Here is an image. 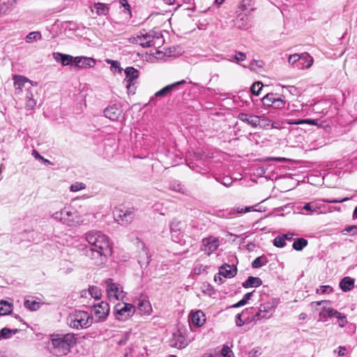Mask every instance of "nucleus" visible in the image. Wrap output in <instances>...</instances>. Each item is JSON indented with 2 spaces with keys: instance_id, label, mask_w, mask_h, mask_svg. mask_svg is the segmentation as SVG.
<instances>
[{
  "instance_id": "37",
  "label": "nucleus",
  "mask_w": 357,
  "mask_h": 357,
  "mask_svg": "<svg viewBox=\"0 0 357 357\" xmlns=\"http://www.w3.org/2000/svg\"><path fill=\"white\" fill-rule=\"evenodd\" d=\"M289 124L291 125H299V124H309V125H317V121L314 119H301V120H296V121H290L288 122Z\"/></svg>"
},
{
  "instance_id": "63",
  "label": "nucleus",
  "mask_w": 357,
  "mask_h": 357,
  "mask_svg": "<svg viewBox=\"0 0 357 357\" xmlns=\"http://www.w3.org/2000/svg\"><path fill=\"white\" fill-rule=\"evenodd\" d=\"M345 231L351 233L353 235L357 234V226L356 225H352L347 227L345 229Z\"/></svg>"
},
{
  "instance_id": "35",
  "label": "nucleus",
  "mask_w": 357,
  "mask_h": 357,
  "mask_svg": "<svg viewBox=\"0 0 357 357\" xmlns=\"http://www.w3.org/2000/svg\"><path fill=\"white\" fill-rule=\"evenodd\" d=\"M106 63L111 65L110 69L112 72L116 73L118 72L121 73L123 70V68L121 67V63L118 61L112 60L110 59H107L105 60Z\"/></svg>"
},
{
  "instance_id": "62",
  "label": "nucleus",
  "mask_w": 357,
  "mask_h": 357,
  "mask_svg": "<svg viewBox=\"0 0 357 357\" xmlns=\"http://www.w3.org/2000/svg\"><path fill=\"white\" fill-rule=\"evenodd\" d=\"M287 159L285 158L281 157H268L264 159V161H277V162H284L286 161Z\"/></svg>"
},
{
  "instance_id": "21",
  "label": "nucleus",
  "mask_w": 357,
  "mask_h": 357,
  "mask_svg": "<svg viewBox=\"0 0 357 357\" xmlns=\"http://www.w3.org/2000/svg\"><path fill=\"white\" fill-rule=\"evenodd\" d=\"M73 57L70 54H65L60 52H54L53 53L54 59L58 62L61 63L62 66H66L68 65L71 64L73 66Z\"/></svg>"
},
{
  "instance_id": "6",
  "label": "nucleus",
  "mask_w": 357,
  "mask_h": 357,
  "mask_svg": "<svg viewBox=\"0 0 357 357\" xmlns=\"http://www.w3.org/2000/svg\"><path fill=\"white\" fill-rule=\"evenodd\" d=\"M135 312V307L126 303H119L114 307V314L116 319L126 321L132 317Z\"/></svg>"
},
{
  "instance_id": "14",
  "label": "nucleus",
  "mask_w": 357,
  "mask_h": 357,
  "mask_svg": "<svg viewBox=\"0 0 357 357\" xmlns=\"http://www.w3.org/2000/svg\"><path fill=\"white\" fill-rule=\"evenodd\" d=\"M73 66L79 68H92L96 65V61L93 58L86 56L73 57Z\"/></svg>"
},
{
  "instance_id": "11",
  "label": "nucleus",
  "mask_w": 357,
  "mask_h": 357,
  "mask_svg": "<svg viewBox=\"0 0 357 357\" xmlns=\"http://www.w3.org/2000/svg\"><path fill=\"white\" fill-rule=\"evenodd\" d=\"M141 247V250L138 255V263L141 268H146L150 262L151 254L149 253L148 248L144 245L143 242H140L138 245Z\"/></svg>"
},
{
  "instance_id": "34",
  "label": "nucleus",
  "mask_w": 357,
  "mask_h": 357,
  "mask_svg": "<svg viewBox=\"0 0 357 357\" xmlns=\"http://www.w3.org/2000/svg\"><path fill=\"white\" fill-rule=\"evenodd\" d=\"M268 262V259L266 256L261 255L257 257L252 263V266L254 268H259L263 266H265Z\"/></svg>"
},
{
  "instance_id": "2",
  "label": "nucleus",
  "mask_w": 357,
  "mask_h": 357,
  "mask_svg": "<svg viewBox=\"0 0 357 357\" xmlns=\"http://www.w3.org/2000/svg\"><path fill=\"white\" fill-rule=\"evenodd\" d=\"M93 321V317L86 311L74 310L66 318L68 326L73 329L80 330L90 327Z\"/></svg>"
},
{
  "instance_id": "16",
  "label": "nucleus",
  "mask_w": 357,
  "mask_h": 357,
  "mask_svg": "<svg viewBox=\"0 0 357 357\" xmlns=\"http://www.w3.org/2000/svg\"><path fill=\"white\" fill-rule=\"evenodd\" d=\"M13 80L16 94H20L22 92L24 88L27 89L28 88L26 87V84H32L31 80L29 79L24 76L19 75H14Z\"/></svg>"
},
{
  "instance_id": "52",
  "label": "nucleus",
  "mask_w": 357,
  "mask_h": 357,
  "mask_svg": "<svg viewBox=\"0 0 357 357\" xmlns=\"http://www.w3.org/2000/svg\"><path fill=\"white\" fill-rule=\"evenodd\" d=\"M333 353L337 354V355L340 357L344 356L347 354V349L345 347L340 346L335 349Z\"/></svg>"
},
{
  "instance_id": "46",
  "label": "nucleus",
  "mask_w": 357,
  "mask_h": 357,
  "mask_svg": "<svg viewBox=\"0 0 357 357\" xmlns=\"http://www.w3.org/2000/svg\"><path fill=\"white\" fill-rule=\"evenodd\" d=\"M273 245L278 248H283L286 245L285 240L282 235L278 236L274 238Z\"/></svg>"
},
{
  "instance_id": "9",
  "label": "nucleus",
  "mask_w": 357,
  "mask_h": 357,
  "mask_svg": "<svg viewBox=\"0 0 357 357\" xmlns=\"http://www.w3.org/2000/svg\"><path fill=\"white\" fill-rule=\"evenodd\" d=\"M301 60H306L307 61V64L306 66H303L301 68H310L313 64V58L307 53L304 52L301 54H291L289 56L288 62L291 65H294L296 63H300Z\"/></svg>"
},
{
  "instance_id": "38",
  "label": "nucleus",
  "mask_w": 357,
  "mask_h": 357,
  "mask_svg": "<svg viewBox=\"0 0 357 357\" xmlns=\"http://www.w3.org/2000/svg\"><path fill=\"white\" fill-rule=\"evenodd\" d=\"M275 98V94L268 93L262 98V102L264 105L267 107H272L273 104V100Z\"/></svg>"
},
{
  "instance_id": "28",
  "label": "nucleus",
  "mask_w": 357,
  "mask_h": 357,
  "mask_svg": "<svg viewBox=\"0 0 357 357\" xmlns=\"http://www.w3.org/2000/svg\"><path fill=\"white\" fill-rule=\"evenodd\" d=\"M95 10L98 15H106L109 12L108 6L102 3H95L92 11Z\"/></svg>"
},
{
  "instance_id": "53",
  "label": "nucleus",
  "mask_w": 357,
  "mask_h": 357,
  "mask_svg": "<svg viewBox=\"0 0 357 357\" xmlns=\"http://www.w3.org/2000/svg\"><path fill=\"white\" fill-rule=\"evenodd\" d=\"M269 317L270 316L266 315V314H264L260 309H259L258 312L254 316L253 320L257 321L264 318L268 319Z\"/></svg>"
},
{
  "instance_id": "60",
  "label": "nucleus",
  "mask_w": 357,
  "mask_h": 357,
  "mask_svg": "<svg viewBox=\"0 0 357 357\" xmlns=\"http://www.w3.org/2000/svg\"><path fill=\"white\" fill-rule=\"evenodd\" d=\"M234 59L237 61H243L245 60L246 55L243 52H236V55L234 56Z\"/></svg>"
},
{
  "instance_id": "61",
  "label": "nucleus",
  "mask_w": 357,
  "mask_h": 357,
  "mask_svg": "<svg viewBox=\"0 0 357 357\" xmlns=\"http://www.w3.org/2000/svg\"><path fill=\"white\" fill-rule=\"evenodd\" d=\"M303 208L306 211H310L312 212H314L317 211V208L316 206H314L312 203H307L304 205Z\"/></svg>"
},
{
  "instance_id": "3",
  "label": "nucleus",
  "mask_w": 357,
  "mask_h": 357,
  "mask_svg": "<svg viewBox=\"0 0 357 357\" xmlns=\"http://www.w3.org/2000/svg\"><path fill=\"white\" fill-rule=\"evenodd\" d=\"M84 237L89 243L88 248L112 251L109 237L102 231L91 230L86 232Z\"/></svg>"
},
{
  "instance_id": "42",
  "label": "nucleus",
  "mask_w": 357,
  "mask_h": 357,
  "mask_svg": "<svg viewBox=\"0 0 357 357\" xmlns=\"http://www.w3.org/2000/svg\"><path fill=\"white\" fill-rule=\"evenodd\" d=\"M275 308V305L273 303L268 302L264 304L260 305L259 309L261 311H262L264 314H266L273 311Z\"/></svg>"
},
{
  "instance_id": "22",
  "label": "nucleus",
  "mask_w": 357,
  "mask_h": 357,
  "mask_svg": "<svg viewBox=\"0 0 357 357\" xmlns=\"http://www.w3.org/2000/svg\"><path fill=\"white\" fill-rule=\"evenodd\" d=\"M237 268L234 266L225 264L219 268V275L225 278H231L236 275Z\"/></svg>"
},
{
  "instance_id": "43",
  "label": "nucleus",
  "mask_w": 357,
  "mask_h": 357,
  "mask_svg": "<svg viewBox=\"0 0 357 357\" xmlns=\"http://www.w3.org/2000/svg\"><path fill=\"white\" fill-rule=\"evenodd\" d=\"M169 189L175 192H181L182 194L185 192L184 187L178 182L171 183L169 185Z\"/></svg>"
},
{
  "instance_id": "31",
  "label": "nucleus",
  "mask_w": 357,
  "mask_h": 357,
  "mask_svg": "<svg viewBox=\"0 0 357 357\" xmlns=\"http://www.w3.org/2000/svg\"><path fill=\"white\" fill-rule=\"evenodd\" d=\"M26 101L25 104V107L26 109L30 110L33 109L36 105V101L33 98V94L30 91V87H28L26 89Z\"/></svg>"
},
{
  "instance_id": "12",
  "label": "nucleus",
  "mask_w": 357,
  "mask_h": 357,
  "mask_svg": "<svg viewBox=\"0 0 357 357\" xmlns=\"http://www.w3.org/2000/svg\"><path fill=\"white\" fill-rule=\"evenodd\" d=\"M114 217L116 221L121 222V225H127L130 223L133 218L134 214L132 210L116 209L114 211Z\"/></svg>"
},
{
  "instance_id": "10",
  "label": "nucleus",
  "mask_w": 357,
  "mask_h": 357,
  "mask_svg": "<svg viewBox=\"0 0 357 357\" xmlns=\"http://www.w3.org/2000/svg\"><path fill=\"white\" fill-rule=\"evenodd\" d=\"M107 283V294L110 300H120L123 298V291L119 284L109 282Z\"/></svg>"
},
{
  "instance_id": "7",
  "label": "nucleus",
  "mask_w": 357,
  "mask_h": 357,
  "mask_svg": "<svg viewBox=\"0 0 357 357\" xmlns=\"http://www.w3.org/2000/svg\"><path fill=\"white\" fill-rule=\"evenodd\" d=\"M109 312V304L102 301L93 305V313L97 322H101L106 319Z\"/></svg>"
},
{
  "instance_id": "20",
  "label": "nucleus",
  "mask_w": 357,
  "mask_h": 357,
  "mask_svg": "<svg viewBox=\"0 0 357 357\" xmlns=\"http://www.w3.org/2000/svg\"><path fill=\"white\" fill-rule=\"evenodd\" d=\"M169 345L172 347L177 349H183L188 345V342L185 338L181 334L174 333L169 342Z\"/></svg>"
},
{
  "instance_id": "54",
  "label": "nucleus",
  "mask_w": 357,
  "mask_h": 357,
  "mask_svg": "<svg viewBox=\"0 0 357 357\" xmlns=\"http://www.w3.org/2000/svg\"><path fill=\"white\" fill-rule=\"evenodd\" d=\"M218 181L226 187L230 186L233 183L232 178L229 176H225L221 181L218 180Z\"/></svg>"
},
{
  "instance_id": "23",
  "label": "nucleus",
  "mask_w": 357,
  "mask_h": 357,
  "mask_svg": "<svg viewBox=\"0 0 357 357\" xmlns=\"http://www.w3.org/2000/svg\"><path fill=\"white\" fill-rule=\"evenodd\" d=\"M185 83V81L184 79L174 82L172 84L167 85L160 89V91H157L155 94L156 97H163L166 96L168 94L171 93L172 91H174L178 86H180L181 84H183Z\"/></svg>"
},
{
  "instance_id": "25",
  "label": "nucleus",
  "mask_w": 357,
  "mask_h": 357,
  "mask_svg": "<svg viewBox=\"0 0 357 357\" xmlns=\"http://www.w3.org/2000/svg\"><path fill=\"white\" fill-rule=\"evenodd\" d=\"M137 309L142 314L149 315L152 312L151 303L146 300L140 301L137 305Z\"/></svg>"
},
{
  "instance_id": "41",
  "label": "nucleus",
  "mask_w": 357,
  "mask_h": 357,
  "mask_svg": "<svg viewBox=\"0 0 357 357\" xmlns=\"http://www.w3.org/2000/svg\"><path fill=\"white\" fill-rule=\"evenodd\" d=\"M89 293L91 296V297L95 299H99L101 296V291L100 289L96 286H92L89 288Z\"/></svg>"
},
{
  "instance_id": "19",
  "label": "nucleus",
  "mask_w": 357,
  "mask_h": 357,
  "mask_svg": "<svg viewBox=\"0 0 357 357\" xmlns=\"http://www.w3.org/2000/svg\"><path fill=\"white\" fill-rule=\"evenodd\" d=\"M238 118L240 121L255 128L259 124L261 117L253 114L240 113Z\"/></svg>"
},
{
  "instance_id": "57",
  "label": "nucleus",
  "mask_w": 357,
  "mask_h": 357,
  "mask_svg": "<svg viewBox=\"0 0 357 357\" xmlns=\"http://www.w3.org/2000/svg\"><path fill=\"white\" fill-rule=\"evenodd\" d=\"M206 269V266L202 264H197L194 268V273L197 275L201 274L202 272L205 271Z\"/></svg>"
},
{
  "instance_id": "32",
  "label": "nucleus",
  "mask_w": 357,
  "mask_h": 357,
  "mask_svg": "<svg viewBox=\"0 0 357 357\" xmlns=\"http://www.w3.org/2000/svg\"><path fill=\"white\" fill-rule=\"evenodd\" d=\"M252 210H253V206H248V207H245V208H241V207L238 206V207H236L234 209L230 211L227 214H224L223 216L225 217V218H229V217H230L231 215H235L236 213H244L250 212Z\"/></svg>"
},
{
  "instance_id": "5",
  "label": "nucleus",
  "mask_w": 357,
  "mask_h": 357,
  "mask_svg": "<svg viewBox=\"0 0 357 357\" xmlns=\"http://www.w3.org/2000/svg\"><path fill=\"white\" fill-rule=\"evenodd\" d=\"M112 251L109 250H100L99 249H94L86 247L84 250V255L89 258L93 263L96 265H101L107 259V256L112 255Z\"/></svg>"
},
{
  "instance_id": "1",
  "label": "nucleus",
  "mask_w": 357,
  "mask_h": 357,
  "mask_svg": "<svg viewBox=\"0 0 357 357\" xmlns=\"http://www.w3.org/2000/svg\"><path fill=\"white\" fill-rule=\"evenodd\" d=\"M76 343L77 339L73 333H54L50 336L48 348L51 354L61 357L66 356Z\"/></svg>"
},
{
  "instance_id": "50",
  "label": "nucleus",
  "mask_w": 357,
  "mask_h": 357,
  "mask_svg": "<svg viewBox=\"0 0 357 357\" xmlns=\"http://www.w3.org/2000/svg\"><path fill=\"white\" fill-rule=\"evenodd\" d=\"M221 355L223 357H231L234 356L231 349L227 345H224L221 349Z\"/></svg>"
},
{
  "instance_id": "15",
  "label": "nucleus",
  "mask_w": 357,
  "mask_h": 357,
  "mask_svg": "<svg viewBox=\"0 0 357 357\" xmlns=\"http://www.w3.org/2000/svg\"><path fill=\"white\" fill-rule=\"evenodd\" d=\"M169 227H170V231H171L172 237L174 239V241H179L180 236L182 234L184 227H185V223L181 221L177 220H174L170 223Z\"/></svg>"
},
{
  "instance_id": "17",
  "label": "nucleus",
  "mask_w": 357,
  "mask_h": 357,
  "mask_svg": "<svg viewBox=\"0 0 357 357\" xmlns=\"http://www.w3.org/2000/svg\"><path fill=\"white\" fill-rule=\"evenodd\" d=\"M124 72L126 78L123 82L126 84V87L129 89L130 86L135 84V80L139 77V71L133 67H127Z\"/></svg>"
},
{
  "instance_id": "64",
  "label": "nucleus",
  "mask_w": 357,
  "mask_h": 357,
  "mask_svg": "<svg viewBox=\"0 0 357 357\" xmlns=\"http://www.w3.org/2000/svg\"><path fill=\"white\" fill-rule=\"evenodd\" d=\"M260 354L259 350L258 349H253L249 351L248 356L249 357H257Z\"/></svg>"
},
{
  "instance_id": "30",
  "label": "nucleus",
  "mask_w": 357,
  "mask_h": 357,
  "mask_svg": "<svg viewBox=\"0 0 357 357\" xmlns=\"http://www.w3.org/2000/svg\"><path fill=\"white\" fill-rule=\"evenodd\" d=\"M13 305L6 301H0V315L5 316L11 313Z\"/></svg>"
},
{
  "instance_id": "44",
  "label": "nucleus",
  "mask_w": 357,
  "mask_h": 357,
  "mask_svg": "<svg viewBox=\"0 0 357 357\" xmlns=\"http://www.w3.org/2000/svg\"><path fill=\"white\" fill-rule=\"evenodd\" d=\"M24 306L31 310H37L39 308V303L35 301H26Z\"/></svg>"
},
{
  "instance_id": "27",
  "label": "nucleus",
  "mask_w": 357,
  "mask_h": 357,
  "mask_svg": "<svg viewBox=\"0 0 357 357\" xmlns=\"http://www.w3.org/2000/svg\"><path fill=\"white\" fill-rule=\"evenodd\" d=\"M262 281L258 277L249 276L248 278L243 282L244 288L258 287L261 285Z\"/></svg>"
},
{
  "instance_id": "33",
  "label": "nucleus",
  "mask_w": 357,
  "mask_h": 357,
  "mask_svg": "<svg viewBox=\"0 0 357 357\" xmlns=\"http://www.w3.org/2000/svg\"><path fill=\"white\" fill-rule=\"evenodd\" d=\"M18 331V329H10L8 328H3L0 331V339L10 338L13 335H15Z\"/></svg>"
},
{
  "instance_id": "45",
  "label": "nucleus",
  "mask_w": 357,
  "mask_h": 357,
  "mask_svg": "<svg viewBox=\"0 0 357 357\" xmlns=\"http://www.w3.org/2000/svg\"><path fill=\"white\" fill-rule=\"evenodd\" d=\"M285 104L286 102L283 99L275 97V100H273V104L272 107L275 109H281L284 107Z\"/></svg>"
},
{
  "instance_id": "13",
  "label": "nucleus",
  "mask_w": 357,
  "mask_h": 357,
  "mask_svg": "<svg viewBox=\"0 0 357 357\" xmlns=\"http://www.w3.org/2000/svg\"><path fill=\"white\" fill-rule=\"evenodd\" d=\"M203 250L208 255H211L219 247V240L216 237L210 236L202 240Z\"/></svg>"
},
{
  "instance_id": "49",
  "label": "nucleus",
  "mask_w": 357,
  "mask_h": 357,
  "mask_svg": "<svg viewBox=\"0 0 357 357\" xmlns=\"http://www.w3.org/2000/svg\"><path fill=\"white\" fill-rule=\"evenodd\" d=\"M333 291V288L329 285H322L320 286L319 289H317L316 292L317 294H329Z\"/></svg>"
},
{
  "instance_id": "26",
  "label": "nucleus",
  "mask_w": 357,
  "mask_h": 357,
  "mask_svg": "<svg viewBox=\"0 0 357 357\" xmlns=\"http://www.w3.org/2000/svg\"><path fill=\"white\" fill-rule=\"evenodd\" d=\"M354 279L350 277H344L340 282V287L343 291H349L354 287Z\"/></svg>"
},
{
  "instance_id": "18",
  "label": "nucleus",
  "mask_w": 357,
  "mask_h": 357,
  "mask_svg": "<svg viewBox=\"0 0 357 357\" xmlns=\"http://www.w3.org/2000/svg\"><path fill=\"white\" fill-rule=\"evenodd\" d=\"M122 113V109L121 106L119 105L114 104L110 105L105 109L104 115L106 118L109 119L112 121L118 120L119 117L121 116Z\"/></svg>"
},
{
  "instance_id": "8",
  "label": "nucleus",
  "mask_w": 357,
  "mask_h": 357,
  "mask_svg": "<svg viewBox=\"0 0 357 357\" xmlns=\"http://www.w3.org/2000/svg\"><path fill=\"white\" fill-rule=\"evenodd\" d=\"M147 41L144 42V45L146 47L160 46L163 42L162 35L160 31L151 30L146 33Z\"/></svg>"
},
{
  "instance_id": "39",
  "label": "nucleus",
  "mask_w": 357,
  "mask_h": 357,
  "mask_svg": "<svg viewBox=\"0 0 357 357\" xmlns=\"http://www.w3.org/2000/svg\"><path fill=\"white\" fill-rule=\"evenodd\" d=\"M42 38L41 33L39 31H33L29 33L26 37L27 43H31L34 40H40Z\"/></svg>"
},
{
  "instance_id": "55",
  "label": "nucleus",
  "mask_w": 357,
  "mask_h": 357,
  "mask_svg": "<svg viewBox=\"0 0 357 357\" xmlns=\"http://www.w3.org/2000/svg\"><path fill=\"white\" fill-rule=\"evenodd\" d=\"M350 198L349 197H345V198H343V199H324V202L325 203H328V204H337V203H342L344 202H347L348 200H349Z\"/></svg>"
},
{
  "instance_id": "59",
  "label": "nucleus",
  "mask_w": 357,
  "mask_h": 357,
  "mask_svg": "<svg viewBox=\"0 0 357 357\" xmlns=\"http://www.w3.org/2000/svg\"><path fill=\"white\" fill-rule=\"evenodd\" d=\"M252 0H241L240 2V8L241 10L246 9L248 6L251 5Z\"/></svg>"
},
{
  "instance_id": "40",
  "label": "nucleus",
  "mask_w": 357,
  "mask_h": 357,
  "mask_svg": "<svg viewBox=\"0 0 357 357\" xmlns=\"http://www.w3.org/2000/svg\"><path fill=\"white\" fill-rule=\"evenodd\" d=\"M253 292H248V293H246L243 298L239 301L238 303H236V304L233 305V307H239L241 306H243L244 305H245L248 301L251 298L252 294H253Z\"/></svg>"
},
{
  "instance_id": "56",
  "label": "nucleus",
  "mask_w": 357,
  "mask_h": 357,
  "mask_svg": "<svg viewBox=\"0 0 357 357\" xmlns=\"http://www.w3.org/2000/svg\"><path fill=\"white\" fill-rule=\"evenodd\" d=\"M336 317L339 320V325L340 327H344L347 324L346 317L342 315L341 313L338 312V314L336 315Z\"/></svg>"
},
{
  "instance_id": "4",
  "label": "nucleus",
  "mask_w": 357,
  "mask_h": 357,
  "mask_svg": "<svg viewBox=\"0 0 357 357\" xmlns=\"http://www.w3.org/2000/svg\"><path fill=\"white\" fill-rule=\"evenodd\" d=\"M51 217L68 227H75L81 221L78 213L70 207H64L61 211L53 213Z\"/></svg>"
},
{
  "instance_id": "48",
  "label": "nucleus",
  "mask_w": 357,
  "mask_h": 357,
  "mask_svg": "<svg viewBox=\"0 0 357 357\" xmlns=\"http://www.w3.org/2000/svg\"><path fill=\"white\" fill-rule=\"evenodd\" d=\"M86 188V185L81 182H76L70 185V191L77 192Z\"/></svg>"
},
{
  "instance_id": "51",
  "label": "nucleus",
  "mask_w": 357,
  "mask_h": 357,
  "mask_svg": "<svg viewBox=\"0 0 357 357\" xmlns=\"http://www.w3.org/2000/svg\"><path fill=\"white\" fill-rule=\"evenodd\" d=\"M136 43L139 44L143 47H147L144 45V42L147 41L146 33H141L140 35L137 36L135 38Z\"/></svg>"
},
{
  "instance_id": "36",
  "label": "nucleus",
  "mask_w": 357,
  "mask_h": 357,
  "mask_svg": "<svg viewBox=\"0 0 357 357\" xmlns=\"http://www.w3.org/2000/svg\"><path fill=\"white\" fill-rule=\"evenodd\" d=\"M307 245V241L303 238H297L293 243V248L296 250L301 251Z\"/></svg>"
},
{
  "instance_id": "58",
  "label": "nucleus",
  "mask_w": 357,
  "mask_h": 357,
  "mask_svg": "<svg viewBox=\"0 0 357 357\" xmlns=\"http://www.w3.org/2000/svg\"><path fill=\"white\" fill-rule=\"evenodd\" d=\"M263 62L261 61L252 60L250 63V67L252 70H255V67L261 68Z\"/></svg>"
},
{
  "instance_id": "29",
  "label": "nucleus",
  "mask_w": 357,
  "mask_h": 357,
  "mask_svg": "<svg viewBox=\"0 0 357 357\" xmlns=\"http://www.w3.org/2000/svg\"><path fill=\"white\" fill-rule=\"evenodd\" d=\"M338 314V312L333 308H323L319 313L320 319L323 321H326L328 317H335Z\"/></svg>"
},
{
  "instance_id": "47",
  "label": "nucleus",
  "mask_w": 357,
  "mask_h": 357,
  "mask_svg": "<svg viewBox=\"0 0 357 357\" xmlns=\"http://www.w3.org/2000/svg\"><path fill=\"white\" fill-rule=\"evenodd\" d=\"M263 84L261 82H255L251 87L252 93L256 96H258L260 91L262 89Z\"/></svg>"
},
{
  "instance_id": "24",
  "label": "nucleus",
  "mask_w": 357,
  "mask_h": 357,
  "mask_svg": "<svg viewBox=\"0 0 357 357\" xmlns=\"http://www.w3.org/2000/svg\"><path fill=\"white\" fill-rule=\"evenodd\" d=\"M190 319L192 324L196 326H202L206 321L204 314L200 310H197L192 313Z\"/></svg>"
}]
</instances>
